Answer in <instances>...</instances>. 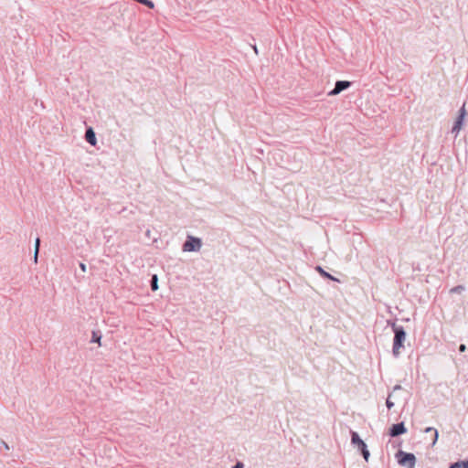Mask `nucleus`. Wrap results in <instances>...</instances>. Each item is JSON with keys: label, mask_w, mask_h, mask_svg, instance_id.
<instances>
[{"label": "nucleus", "mask_w": 468, "mask_h": 468, "mask_svg": "<svg viewBox=\"0 0 468 468\" xmlns=\"http://www.w3.org/2000/svg\"><path fill=\"white\" fill-rule=\"evenodd\" d=\"M39 246H40V239H39V238H37L35 240V251H37V253H38V251H39Z\"/></svg>", "instance_id": "17"}, {"label": "nucleus", "mask_w": 468, "mask_h": 468, "mask_svg": "<svg viewBox=\"0 0 468 468\" xmlns=\"http://www.w3.org/2000/svg\"><path fill=\"white\" fill-rule=\"evenodd\" d=\"M315 270L324 277L333 280V281H338L336 278L333 277L330 273L326 272L323 270L321 266H317Z\"/></svg>", "instance_id": "9"}, {"label": "nucleus", "mask_w": 468, "mask_h": 468, "mask_svg": "<svg viewBox=\"0 0 468 468\" xmlns=\"http://www.w3.org/2000/svg\"><path fill=\"white\" fill-rule=\"evenodd\" d=\"M463 291H464V287L462 285H458V286H455L451 289V292H454V293H460Z\"/></svg>", "instance_id": "13"}, {"label": "nucleus", "mask_w": 468, "mask_h": 468, "mask_svg": "<svg viewBox=\"0 0 468 468\" xmlns=\"http://www.w3.org/2000/svg\"><path fill=\"white\" fill-rule=\"evenodd\" d=\"M386 405H387L388 409H389V410L394 407V403L390 399V395L388 397V399L386 400Z\"/></svg>", "instance_id": "15"}, {"label": "nucleus", "mask_w": 468, "mask_h": 468, "mask_svg": "<svg viewBox=\"0 0 468 468\" xmlns=\"http://www.w3.org/2000/svg\"><path fill=\"white\" fill-rule=\"evenodd\" d=\"M253 49L255 50L256 53L258 52L256 46L253 47Z\"/></svg>", "instance_id": "28"}, {"label": "nucleus", "mask_w": 468, "mask_h": 468, "mask_svg": "<svg viewBox=\"0 0 468 468\" xmlns=\"http://www.w3.org/2000/svg\"><path fill=\"white\" fill-rule=\"evenodd\" d=\"M356 448L358 451H360V452H362L364 449H367V446L365 442H362V444H359Z\"/></svg>", "instance_id": "18"}, {"label": "nucleus", "mask_w": 468, "mask_h": 468, "mask_svg": "<svg viewBox=\"0 0 468 468\" xmlns=\"http://www.w3.org/2000/svg\"><path fill=\"white\" fill-rule=\"evenodd\" d=\"M466 350V346L464 344L460 345L459 351L464 352Z\"/></svg>", "instance_id": "20"}, {"label": "nucleus", "mask_w": 468, "mask_h": 468, "mask_svg": "<svg viewBox=\"0 0 468 468\" xmlns=\"http://www.w3.org/2000/svg\"><path fill=\"white\" fill-rule=\"evenodd\" d=\"M439 438V433L437 430H434L433 437H432V446L435 445Z\"/></svg>", "instance_id": "16"}, {"label": "nucleus", "mask_w": 468, "mask_h": 468, "mask_svg": "<svg viewBox=\"0 0 468 468\" xmlns=\"http://www.w3.org/2000/svg\"><path fill=\"white\" fill-rule=\"evenodd\" d=\"M398 463L402 466H408L409 468H414L416 463V457L413 453L406 452L399 450L397 454Z\"/></svg>", "instance_id": "2"}, {"label": "nucleus", "mask_w": 468, "mask_h": 468, "mask_svg": "<svg viewBox=\"0 0 468 468\" xmlns=\"http://www.w3.org/2000/svg\"><path fill=\"white\" fill-rule=\"evenodd\" d=\"M80 269H81V271H84V272H85V271H86V270H87L86 265H85L84 263H82V262H80Z\"/></svg>", "instance_id": "22"}, {"label": "nucleus", "mask_w": 468, "mask_h": 468, "mask_svg": "<svg viewBox=\"0 0 468 468\" xmlns=\"http://www.w3.org/2000/svg\"><path fill=\"white\" fill-rule=\"evenodd\" d=\"M462 468H468V461H461Z\"/></svg>", "instance_id": "21"}, {"label": "nucleus", "mask_w": 468, "mask_h": 468, "mask_svg": "<svg viewBox=\"0 0 468 468\" xmlns=\"http://www.w3.org/2000/svg\"><path fill=\"white\" fill-rule=\"evenodd\" d=\"M465 115H466V111H465V105L463 104L459 111V116L456 119V121L452 126V133H455V136L458 135V133H460V131L462 129L463 119H464Z\"/></svg>", "instance_id": "4"}, {"label": "nucleus", "mask_w": 468, "mask_h": 468, "mask_svg": "<svg viewBox=\"0 0 468 468\" xmlns=\"http://www.w3.org/2000/svg\"><path fill=\"white\" fill-rule=\"evenodd\" d=\"M101 334L99 331H92L90 342L101 345Z\"/></svg>", "instance_id": "10"}, {"label": "nucleus", "mask_w": 468, "mask_h": 468, "mask_svg": "<svg viewBox=\"0 0 468 468\" xmlns=\"http://www.w3.org/2000/svg\"><path fill=\"white\" fill-rule=\"evenodd\" d=\"M351 86V82L347 80H337L335 84V88L328 92L329 96H335L343 90L348 89Z\"/></svg>", "instance_id": "5"}, {"label": "nucleus", "mask_w": 468, "mask_h": 468, "mask_svg": "<svg viewBox=\"0 0 468 468\" xmlns=\"http://www.w3.org/2000/svg\"><path fill=\"white\" fill-rule=\"evenodd\" d=\"M407 432L404 422L393 424L389 429V435L391 437H397Z\"/></svg>", "instance_id": "6"}, {"label": "nucleus", "mask_w": 468, "mask_h": 468, "mask_svg": "<svg viewBox=\"0 0 468 468\" xmlns=\"http://www.w3.org/2000/svg\"><path fill=\"white\" fill-rule=\"evenodd\" d=\"M365 461L367 462L368 458L370 456L369 451L367 449H364V451L361 452Z\"/></svg>", "instance_id": "14"}, {"label": "nucleus", "mask_w": 468, "mask_h": 468, "mask_svg": "<svg viewBox=\"0 0 468 468\" xmlns=\"http://www.w3.org/2000/svg\"><path fill=\"white\" fill-rule=\"evenodd\" d=\"M351 442L354 446L357 447L359 444H362L364 442L363 440L359 437L358 433L356 431L351 432Z\"/></svg>", "instance_id": "8"}, {"label": "nucleus", "mask_w": 468, "mask_h": 468, "mask_svg": "<svg viewBox=\"0 0 468 468\" xmlns=\"http://www.w3.org/2000/svg\"><path fill=\"white\" fill-rule=\"evenodd\" d=\"M157 282H158L157 275L156 274L153 275L152 279H151V289L153 291H156L158 289Z\"/></svg>", "instance_id": "11"}, {"label": "nucleus", "mask_w": 468, "mask_h": 468, "mask_svg": "<svg viewBox=\"0 0 468 468\" xmlns=\"http://www.w3.org/2000/svg\"><path fill=\"white\" fill-rule=\"evenodd\" d=\"M401 389V386L400 385H396L394 388H393V390H399Z\"/></svg>", "instance_id": "26"}, {"label": "nucleus", "mask_w": 468, "mask_h": 468, "mask_svg": "<svg viewBox=\"0 0 468 468\" xmlns=\"http://www.w3.org/2000/svg\"><path fill=\"white\" fill-rule=\"evenodd\" d=\"M37 256H38V253H37V251L34 252V262L37 263Z\"/></svg>", "instance_id": "24"}, {"label": "nucleus", "mask_w": 468, "mask_h": 468, "mask_svg": "<svg viewBox=\"0 0 468 468\" xmlns=\"http://www.w3.org/2000/svg\"><path fill=\"white\" fill-rule=\"evenodd\" d=\"M450 468H462L461 461L452 463Z\"/></svg>", "instance_id": "19"}, {"label": "nucleus", "mask_w": 468, "mask_h": 468, "mask_svg": "<svg viewBox=\"0 0 468 468\" xmlns=\"http://www.w3.org/2000/svg\"><path fill=\"white\" fill-rule=\"evenodd\" d=\"M138 3L148 6L149 8H154V5L151 0H137Z\"/></svg>", "instance_id": "12"}, {"label": "nucleus", "mask_w": 468, "mask_h": 468, "mask_svg": "<svg viewBox=\"0 0 468 468\" xmlns=\"http://www.w3.org/2000/svg\"><path fill=\"white\" fill-rule=\"evenodd\" d=\"M3 444H4V446H5V448L6 450H9V446H8V444H7V443H5V441H3Z\"/></svg>", "instance_id": "27"}, {"label": "nucleus", "mask_w": 468, "mask_h": 468, "mask_svg": "<svg viewBox=\"0 0 468 468\" xmlns=\"http://www.w3.org/2000/svg\"><path fill=\"white\" fill-rule=\"evenodd\" d=\"M434 430H436L435 428H432V427H428L425 429V432H431V431H433L434 432Z\"/></svg>", "instance_id": "23"}, {"label": "nucleus", "mask_w": 468, "mask_h": 468, "mask_svg": "<svg viewBox=\"0 0 468 468\" xmlns=\"http://www.w3.org/2000/svg\"><path fill=\"white\" fill-rule=\"evenodd\" d=\"M202 247V241L199 238L188 236L183 244L184 251H198Z\"/></svg>", "instance_id": "3"}, {"label": "nucleus", "mask_w": 468, "mask_h": 468, "mask_svg": "<svg viewBox=\"0 0 468 468\" xmlns=\"http://www.w3.org/2000/svg\"><path fill=\"white\" fill-rule=\"evenodd\" d=\"M234 468H243V464L241 463H237Z\"/></svg>", "instance_id": "25"}, {"label": "nucleus", "mask_w": 468, "mask_h": 468, "mask_svg": "<svg viewBox=\"0 0 468 468\" xmlns=\"http://www.w3.org/2000/svg\"><path fill=\"white\" fill-rule=\"evenodd\" d=\"M391 327L394 333L392 354L398 357L400 355V349L404 347L406 331L402 325H398L396 323H392Z\"/></svg>", "instance_id": "1"}, {"label": "nucleus", "mask_w": 468, "mask_h": 468, "mask_svg": "<svg viewBox=\"0 0 468 468\" xmlns=\"http://www.w3.org/2000/svg\"><path fill=\"white\" fill-rule=\"evenodd\" d=\"M85 139L92 146L96 145V144H97L96 135H95V133H94V131H93V129L91 127H89L86 130Z\"/></svg>", "instance_id": "7"}]
</instances>
